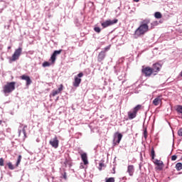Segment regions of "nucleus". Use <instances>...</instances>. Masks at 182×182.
<instances>
[{"mask_svg":"<svg viewBox=\"0 0 182 182\" xmlns=\"http://www.w3.org/2000/svg\"><path fill=\"white\" fill-rule=\"evenodd\" d=\"M150 23V19H145L142 21L139 26V28L134 32L135 38H140V36H144L146 35L150 29H154V26L153 23H151V28L149 27V24Z\"/></svg>","mask_w":182,"mask_h":182,"instance_id":"f257e3e1","label":"nucleus"},{"mask_svg":"<svg viewBox=\"0 0 182 182\" xmlns=\"http://www.w3.org/2000/svg\"><path fill=\"white\" fill-rule=\"evenodd\" d=\"M16 85V82H7L4 87H3V92L5 93V95L12 93L14 90H15V85Z\"/></svg>","mask_w":182,"mask_h":182,"instance_id":"f03ea898","label":"nucleus"},{"mask_svg":"<svg viewBox=\"0 0 182 182\" xmlns=\"http://www.w3.org/2000/svg\"><path fill=\"white\" fill-rule=\"evenodd\" d=\"M21 55H22V48L19 47L15 50L14 54L10 58L11 62H16V60H18L21 57Z\"/></svg>","mask_w":182,"mask_h":182,"instance_id":"7ed1b4c3","label":"nucleus"},{"mask_svg":"<svg viewBox=\"0 0 182 182\" xmlns=\"http://www.w3.org/2000/svg\"><path fill=\"white\" fill-rule=\"evenodd\" d=\"M80 77H83V73H80L74 77V82H73L74 87H79L80 83H82V79Z\"/></svg>","mask_w":182,"mask_h":182,"instance_id":"20e7f679","label":"nucleus"},{"mask_svg":"<svg viewBox=\"0 0 182 182\" xmlns=\"http://www.w3.org/2000/svg\"><path fill=\"white\" fill-rule=\"evenodd\" d=\"M141 73L142 75H144L146 77H150V76H151V75L154 73L153 68L150 67L142 66Z\"/></svg>","mask_w":182,"mask_h":182,"instance_id":"39448f33","label":"nucleus"},{"mask_svg":"<svg viewBox=\"0 0 182 182\" xmlns=\"http://www.w3.org/2000/svg\"><path fill=\"white\" fill-rule=\"evenodd\" d=\"M119 22V20L117 18H115L114 20H107L105 22L101 23V26L103 28H108V26H112V25H114L115 23H117Z\"/></svg>","mask_w":182,"mask_h":182,"instance_id":"423d86ee","label":"nucleus"},{"mask_svg":"<svg viewBox=\"0 0 182 182\" xmlns=\"http://www.w3.org/2000/svg\"><path fill=\"white\" fill-rule=\"evenodd\" d=\"M78 154L81 156V160L83 161V164L85 166H87V164H89V161H87V154L85 152H83L82 150L78 151Z\"/></svg>","mask_w":182,"mask_h":182,"instance_id":"0eeeda50","label":"nucleus"},{"mask_svg":"<svg viewBox=\"0 0 182 182\" xmlns=\"http://www.w3.org/2000/svg\"><path fill=\"white\" fill-rule=\"evenodd\" d=\"M161 64H160V63H156L154 64H153L152 65V72L153 73H154V75H157V73H159V72H160V70H161Z\"/></svg>","mask_w":182,"mask_h":182,"instance_id":"6e6552de","label":"nucleus"},{"mask_svg":"<svg viewBox=\"0 0 182 182\" xmlns=\"http://www.w3.org/2000/svg\"><path fill=\"white\" fill-rule=\"evenodd\" d=\"M154 163V164H156V166H157L156 167V170H158L159 171H161V170H163V168H164V164L163 163L162 161H160L159 159H155Z\"/></svg>","mask_w":182,"mask_h":182,"instance_id":"1a4fd4ad","label":"nucleus"},{"mask_svg":"<svg viewBox=\"0 0 182 182\" xmlns=\"http://www.w3.org/2000/svg\"><path fill=\"white\" fill-rule=\"evenodd\" d=\"M49 143L54 149H58V147H59V139H58V136H55L49 141Z\"/></svg>","mask_w":182,"mask_h":182,"instance_id":"9d476101","label":"nucleus"},{"mask_svg":"<svg viewBox=\"0 0 182 182\" xmlns=\"http://www.w3.org/2000/svg\"><path fill=\"white\" fill-rule=\"evenodd\" d=\"M62 53V50H55L53 53V55H51L50 60L52 61V63H55V60H56V56H58V55H60Z\"/></svg>","mask_w":182,"mask_h":182,"instance_id":"9b49d317","label":"nucleus"},{"mask_svg":"<svg viewBox=\"0 0 182 182\" xmlns=\"http://www.w3.org/2000/svg\"><path fill=\"white\" fill-rule=\"evenodd\" d=\"M20 79H21L22 80H26V86H29V85L32 83V80H31V77L28 75H23L20 77Z\"/></svg>","mask_w":182,"mask_h":182,"instance_id":"f8f14e48","label":"nucleus"},{"mask_svg":"<svg viewBox=\"0 0 182 182\" xmlns=\"http://www.w3.org/2000/svg\"><path fill=\"white\" fill-rule=\"evenodd\" d=\"M127 173H129V176L131 177H133L134 174V166L133 165H129L127 167Z\"/></svg>","mask_w":182,"mask_h":182,"instance_id":"ddd939ff","label":"nucleus"},{"mask_svg":"<svg viewBox=\"0 0 182 182\" xmlns=\"http://www.w3.org/2000/svg\"><path fill=\"white\" fill-rule=\"evenodd\" d=\"M105 58H106V52L101 51L97 56V60L98 62H102L105 60Z\"/></svg>","mask_w":182,"mask_h":182,"instance_id":"4468645a","label":"nucleus"},{"mask_svg":"<svg viewBox=\"0 0 182 182\" xmlns=\"http://www.w3.org/2000/svg\"><path fill=\"white\" fill-rule=\"evenodd\" d=\"M123 138V134L119 133V132H116L114 134V139H117V144H120V141H122V139Z\"/></svg>","mask_w":182,"mask_h":182,"instance_id":"2eb2a0df","label":"nucleus"},{"mask_svg":"<svg viewBox=\"0 0 182 182\" xmlns=\"http://www.w3.org/2000/svg\"><path fill=\"white\" fill-rule=\"evenodd\" d=\"M160 103H161V96H159L153 100L154 106H159Z\"/></svg>","mask_w":182,"mask_h":182,"instance_id":"dca6fc26","label":"nucleus"},{"mask_svg":"<svg viewBox=\"0 0 182 182\" xmlns=\"http://www.w3.org/2000/svg\"><path fill=\"white\" fill-rule=\"evenodd\" d=\"M136 116H137V114L134 111H132V112H128V117L129 120H133V119H134Z\"/></svg>","mask_w":182,"mask_h":182,"instance_id":"f3484780","label":"nucleus"},{"mask_svg":"<svg viewBox=\"0 0 182 182\" xmlns=\"http://www.w3.org/2000/svg\"><path fill=\"white\" fill-rule=\"evenodd\" d=\"M175 168H176L177 171H181V170H182V164L180 162L177 163Z\"/></svg>","mask_w":182,"mask_h":182,"instance_id":"a211bd4d","label":"nucleus"},{"mask_svg":"<svg viewBox=\"0 0 182 182\" xmlns=\"http://www.w3.org/2000/svg\"><path fill=\"white\" fill-rule=\"evenodd\" d=\"M154 16L156 19H161L163 16L161 15V13L157 11L154 14Z\"/></svg>","mask_w":182,"mask_h":182,"instance_id":"6ab92c4d","label":"nucleus"},{"mask_svg":"<svg viewBox=\"0 0 182 182\" xmlns=\"http://www.w3.org/2000/svg\"><path fill=\"white\" fill-rule=\"evenodd\" d=\"M141 109V105H138L133 109V111L137 114V112H139V110H140Z\"/></svg>","mask_w":182,"mask_h":182,"instance_id":"aec40b11","label":"nucleus"},{"mask_svg":"<svg viewBox=\"0 0 182 182\" xmlns=\"http://www.w3.org/2000/svg\"><path fill=\"white\" fill-rule=\"evenodd\" d=\"M151 157L152 160H154V157H156V152L154 151V148L152 147L151 149Z\"/></svg>","mask_w":182,"mask_h":182,"instance_id":"412c9836","label":"nucleus"},{"mask_svg":"<svg viewBox=\"0 0 182 182\" xmlns=\"http://www.w3.org/2000/svg\"><path fill=\"white\" fill-rule=\"evenodd\" d=\"M26 129H28V126L25 125L22 129V132L23 133L24 139H26Z\"/></svg>","mask_w":182,"mask_h":182,"instance_id":"4be33fe9","label":"nucleus"},{"mask_svg":"<svg viewBox=\"0 0 182 182\" xmlns=\"http://www.w3.org/2000/svg\"><path fill=\"white\" fill-rule=\"evenodd\" d=\"M22 160V156L19 155L17 159V162H16V167H18V166H19V164H21V161Z\"/></svg>","mask_w":182,"mask_h":182,"instance_id":"5701e85b","label":"nucleus"},{"mask_svg":"<svg viewBox=\"0 0 182 182\" xmlns=\"http://www.w3.org/2000/svg\"><path fill=\"white\" fill-rule=\"evenodd\" d=\"M59 93H60L58 90H53V91H52V96L53 97H55V96H56V95H59Z\"/></svg>","mask_w":182,"mask_h":182,"instance_id":"b1692460","label":"nucleus"},{"mask_svg":"<svg viewBox=\"0 0 182 182\" xmlns=\"http://www.w3.org/2000/svg\"><path fill=\"white\" fill-rule=\"evenodd\" d=\"M63 89H65V87L63 86V84H60V87H58V89L57 90L58 92H60V93H62V91L63 90Z\"/></svg>","mask_w":182,"mask_h":182,"instance_id":"393cba45","label":"nucleus"},{"mask_svg":"<svg viewBox=\"0 0 182 182\" xmlns=\"http://www.w3.org/2000/svg\"><path fill=\"white\" fill-rule=\"evenodd\" d=\"M50 66V63L48 62V61H46L43 63V68H48Z\"/></svg>","mask_w":182,"mask_h":182,"instance_id":"a878e982","label":"nucleus"},{"mask_svg":"<svg viewBox=\"0 0 182 182\" xmlns=\"http://www.w3.org/2000/svg\"><path fill=\"white\" fill-rule=\"evenodd\" d=\"M7 166H8L9 170H14V169L15 168L14 167V165H13L12 163H11V162H9V163L7 164Z\"/></svg>","mask_w":182,"mask_h":182,"instance_id":"bb28decb","label":"nucleus"},{"mask_svg":"<svg viewBox=\"0 0 182 182\" xmlns=\"http://www.w3.org/2000/svg\"><path fill=\"white\" fill-rule=\"evenodd\" d=\"M94 31L95 32H97V33H100V32H102V29H100V27H95Z\"/></svg>","mask_w":182,"mask_h":182,"instance_id":"cd10ccee","label":"nucleus"},{"mask_svg":"<svg viewBox=\"0 0 182 182\" xmlns=\"http://www.w3.org/2000/svg\"><path fill=\"white\" fill-rule=\"evenodd\" d=\"M114 181H115L114 178L111 177V178H107L105 182H114Z\"/></svg>","mask_w":182,"mask_h":182,"instance_id":"c85d7f7f","label":"nucleus"},{"mask_svg":"<svg viewBox=\"0 0 182 182\" xmlns=\"http://www.w3.org/2000/svg\"><path fill=\"white\" fill-rule=\"evenodd\" d=\"M4 159L3 158H1L0 159V166H1V167H4Z\"/></svg>","mask_w":182,"mask_h":182,"instance_id":"c756f323","label":"nucleus"},{"mask_svg":"<svg viewBox=\"0 0 182 182\" xmlns=\"http://www.w3.org/2000/svg\"><path fill=\"white\" fill-rule=\"evenodd\" d=\"M99 166V170L100 171H102V168L105 167V164L103 163H100Z\"/></svg>","mask_w":182,"mask_h":182,"instance_id":"7c9ffc66","label":"nucleus"},{"mask_svg":"<svg viewBox=\"0 0 182 182\" xmlns=\"http://www.w3.org/2000/svg\"><path fill=\"white\" fill-rule=\"evenodd\" d=\"M144 139H147V129H145L144 131Z\"/></svg>","mask_w":182,"mask_h":182,"instance_id":"2f4dec72","label":"nucleus"},{"mask_svg":"<svg viewBox=\"0 0 182 182\" xmlns=\"http://www.w3.org/2000/svg\"><path fill=\"white\" fill-rule=\"evenodd\" d=\"M178 136H180L181 137H182V128L179 129L178 131Z\"/></svg>","mask_w":182,"mask_h":182,"instance_id":"473e14b6","label":"nucleus"},{"mask_svg":"<svg viewBox=\"0 0 182 182\" xmlns=\"http://www.w3.org/2000/svg\"><path fill=\"white\" fill-rule=\"evenodd\" d=\"M171 160H172V161H176V160H177V156L176 155L172 156Z\"/></svg>","mask_w":182,"mask_h":182,"instance_id":"72a5a7b5","label":"nucleus"},{"mask_svg":"<svg viewBox=\"0 0 182 182\" xmlns=\"http://www.w3.org/2000/svg\"><path fill=\"white\" fill-rule=\"evenodd\" d=\"M63 177L65 180H66L68 178L67 176H66V172H64V173L63 174Z\"/></svg>","mask_w":182,"mask_h":182,"instance_id":"f704fd0d","label":"nucleus"},{"mask_svg":"<svg viewBox=\"0 0 182 182\" xmlns=\"http://www.w3.org/2000/svg\"><path fill=\"white\" fill-rule=\"evenodd\" d=\"M134 2H139L140 0H133Z\"/></svg>","mask_w":182,"mask_h":182,"instance_id":"c9c22d12","label":"nucleus"},{"mask_svg":"<svg viewBox=\"0 0 182 182\" xmlns=\"http://www.w3.org/2000/svg\"><path fill=\"white\" fill-rule=\"evenodd\" d=\"M18 136H21V130L18 132Z\"/></svg>","mask_w":182,"mask_h":182,"instance_id":"e433bc0d","label":"nucleus"},{"mask_svg":"<svg viewBox=\"0 0 182 182\" xmlns=\"http://www.w3.org/2000/svg\"><path fill=\"white\" fill-rule=\"evenodd\" d=\"M2 124V120H0V125Z\"/></svg>","mask_w":182,"mask_h":182,"instance_id":"4c0bfd02","label":"nucleus"},{"mask_svg":"<svg viewBox=\"0 0 182 182\" xmlns=\"http://www.w3.org/2000/svg\"><path fill=\"white\" fill-rule=\"evenodd\" d=\"M8 49H11V46H9V47H8Z\"/></svg>","mask_w":182,"mask_h":182,"instance_id":"58836bf2","label":"nucleus"}]
</instances>
